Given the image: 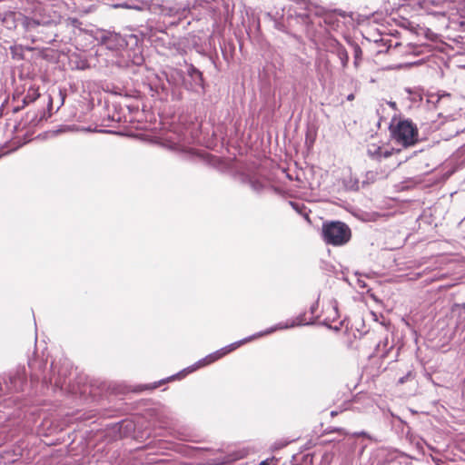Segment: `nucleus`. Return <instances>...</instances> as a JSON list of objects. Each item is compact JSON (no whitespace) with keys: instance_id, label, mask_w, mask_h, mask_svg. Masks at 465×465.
Masks as SVG:
<instances>
[{"instance_id":"nucleus-3","label":"nucleus","mask_w":465,"mask_h":465,"mask_svg":"<svg viewBox=\"0 0 465 465\" xmlns=\"http://www.w3.org/2000/svg\"><path fill=\"white\" fill-rule=\"evenodd\" d=\"M256 336H252V337L245 338L243 340L232 342L220 350H217L216 351H214L213 353H210L209 355H207L206 357H204L203 359L200 360L197 362V368L204 367V366L210 365V364L217 361L218 360L223 358L224 356H226L227 354L235 351L242 345L245 344L246 342L251 341Z\"/></svg>"},{"instance_id":"nucleus-13","label":"nucleus","mask_w":465,"mask_h":465,"mask_svg":"<svg viewBox=\"0 0 465 465\" xmlns=\"http://www.w3.org/2000/svg\"><path fill=\"white\" fill-rule=\"evenodd\" d=\"M347 99L350 100V101L353 100L354 99V94H349Z\"/></svg>"},{"instance_id":"nucleus-4","label":"nucleus","mask_w":465,"mask_h":465,"mask_svg":"<svg viewBox=\"0 0 465 465\" xmlns=\"http://www.w3.org/2000/svg\"><path fill=\"white\" fill-rule=\"evenodd\" d=\"M256 336H252V337L245 338L243 340L232 342L220 350H217L216 351H214L213 353H210L209 355H207L206 357H204L203 359L200 360L197 362V368L204 367V366L210 365V364L217 361L218 360L223 358L224 356H226L227 354L235 351L242 345L245 344L246 342L251 341Z\"/></svg>"},{"instance_id":"nucleus-10","label":"nucleus","mask_w":465,"mask_h":465,"mask_svg":"<svg viewBox=\"0 0 465 465\" xmlns=\"http://www.w3.org/2000/svg\"><path fill=\"white\" fill-rule=\"evenodd\" d=\"M331 431L339 432V433H341L342 435H347V432L343 429H341V428L334 429Z\"/></svg>"},{"instance_id":"nucleus-1","label":"nucleus","mask_w":465,"mask_h":465,"mask_svg":"<svg viewBox=\"0 0 465 465\" xmlns=\"http://www.w3.org/2000/svg\"><path fill=\"white\" fill-rule=\"evenodd\" d=\"M391 138L396 143L407 148L418 143L419 131L411 120H399L390 125Z\"/></svg>"},{"instance_id":"nucleus-7","label":"nucleus","mask_w":465,"mask_h":465,"mask_svg":"<svg viewBox=\"0 0 465 465\" xmlns=\"http://www.w3.org/2000/svg\"><path fill=\"white\" fill-rule=\"evenodd\" d=\"M338 56L343 67H346L349 62V54L345 48L341 47L338 50Z\"/></svg>"},{"instance_id":"nucleus-5","label":"nucleus","mask_w":465,"mask_h":465,"mask_svg":"<svg viewBox=\"0 0 465 465\" xmlns=\"http://www.w3.org/2000/svg\"><path fill=\"white\" fill-rule=\"evenodd\" d=\"M40 96L39 87L35 85H32L28 88L26 94L24 97V104H29L37 100Z\"/></svg>"},{"instance_id":"nucleus-11","label":"nucleus","mask_w":465,"mask_h":465,"mask_svg":"<svg viewBox=\"0 0 465 465\" xmlns=\"http://www.w3.org/2000/svg\"><path fill=\"white\" fill-rule=\"evenodd\" d=\"M164 382H165V381H164V380H163V381H159V383H158V384H154V385H153V386H152L151 388H152V389H155V388H157L159 385H161V384H163V383H164Z\"/></svg>"},{"instance_id":"nucleus-2","label":"nucleus","mask_w":465,"mask_h":465,"mask_svg":"<svg viewBox=\"0 0 465 465\" xmlns=\"http://www.w3.org/2000/svg\"><path fill=\"white\" fill-rule=\"evenodd\" d=\"M351 229L341 222H329L322 224V238L327 244L340 246L351 239Z\"/></svg>"},{"instance_id":"nucleus-16","label":"nucleus","mask_w":465,"mask_h":465,"mask_svg":"<svg viewBox=\"0 0 465 465\" xmlns=\"http://www.w3.org/2000/svg\"><path fill=\"white\" fill-rule=\"evenodd\" d=\"M173 379H174V376L170 377V378L168 379V381H172V380H173Z\"/></svg>"},{"instance_id":"nucleus-15","label":"nucleus","mask_w":465,"mask_h":465,"mask_svg":"<svg viewBox=\"0 0 465 465\" xmlns=\"http://www.w3.org/2000/svg\"><path fill=\"white\" fill-rule=\"evenodd\" d=\"M356 436H365L364 432L357 433Z\"/></svg>"},{"instance_id":"nucleus-9","label":"nucleus","mask_w":465,"mask_h":465,"mask_svg":"<svg viewBox=\"0 0 465 465\" xmlns=\"http://www.w3.org/2000/svg\"><path fill=\"white\" fill-rule=\"evenodd\" d=\"M276 463L277 460L272 457L262 460L259 465H276Z\"/></svg>"},{"instance_id":"nucleus-8","label":"nucleus","mask_w":465,"mask_h":465,"mask_svg":"<svg viewBox=\"0 0 465 465\" xmlns=\"http://www.w3.org/2000/svg\"><path fill=\"white\" fill-rule=\"evenodd\" d=\"M361 55H362V51H361V47L358 45H356L354 46V58H355L354 64L356 67L359 65V63L361 59Z\"/></svg>"},{"instance_id":"nucleus-6","label":"nucleus","mask_w":465,"mask_h":465,"mask_svg":"<svg viewBox=\"0 0 465 465\" xmlns=\"http://www.w3.org/2000/svg\"><path fill=\"white\" fill-rule=\"evenodd\" d=\"M369 153L372 157H375L377 159H379L381 157L387 158L391 155V152H390L388 150H383L381 147H377L374 149V151H372L371 149H369Z\"/></svg>"},{"instance_id":"nucleus-14","label":"nucleus","mask_w":465,"mask_h":465,"mask_svg":"<svg viewBox=\"0 0 465 465\" xmlns=\"http://www.w3.org/2000/svg\"><path fill=\"white\" fill-rule=\"evenodd\" d=\"M26 20L28 21L27 25H29L30 23H33L34 25H38L35 20H29L28 18H26Z\"/></svg>"},{"instance_id":"nucleus-17","label":"nucleus","mask_w":465,"mask_h":465,"mask_svg":"<svg viewBox=\"0 0 465 465\" xmlns=\"http://www.w3.org/2000/svg\"><path fill=\"white\" fill-rule=\"evenodd\" d=\"M462 308L465 309V302L462 304Z\"/></svg>"},{"instance_id":"nucleus-12","label":"nucleus","mask_w":465,"mask_h":465,"mask_svg":"<svg viewBox=\"0 0 465 465\" xmlns=\"http://www.w3.org/2000/svg\"><path fill=\"white\" fill-rule=\"evenodd\" d=\"M338 414H339V411H331V417L337 416Z\"/></svg>"}]
</instances>
